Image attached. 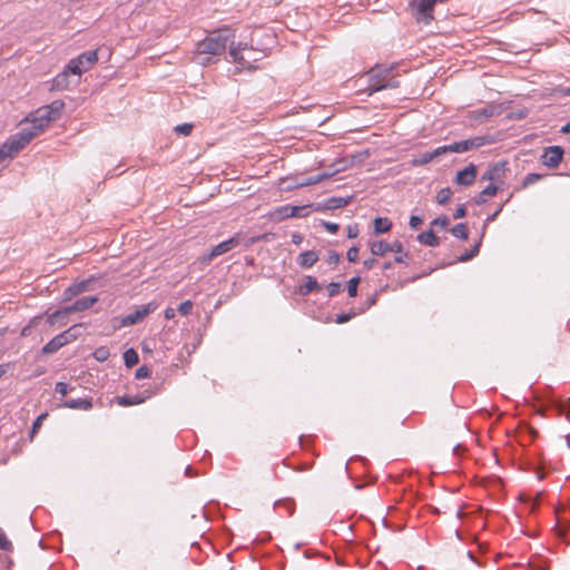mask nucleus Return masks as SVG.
<instances>
[{
    "label": "nucleus",
    "mask_w": 570,
    "mask_h": 570,
    "mask_svg": "<svg viewBox=\"0 0 570 570\" xmlns=\"http://www.w3.org/2000/svg\"><path fill=\"white\" fill-rule=\"evenodd\" d=\"M476 177V167L473 164L459 170L455 176V183L462 186H470L474 183Z\"/></svg>",
    "instance_id": "obj_14"
},
{
    "label": "nucleus",
    "mask_w": 570,
    "mask_h": 570,
    "mask_svg": "<svg viewBox=\"0 0 570 570\" xmlns=\"http://www.w3.org/2000/svg\"><path fill=\"white\" fill-rule=\"evenodd\" d=\"M256 51L247 43L238 42L237 46H234L232 41L229 45V56L233 58V61L240 65L246 69H255L252 65V61L259 60V57H256Z\"/></svg>",
    "instance_id": "obj_5"
},
{
    "label": "nucleus",
    "mask_w": 570,
    "mask_h": 570,
    "mask_svg": "<svg viewBox=\"0 0 570 570\" xmlns=\"http://www.w3.org/2000/svg\"><path fill=\"white\" fill-rule=\"evenodd\" d=\"M193 308V303L190 301L181 302L178 305L177 312H179L181 315H188Z\"/></svg>",
    "instance_id": "obj_47"
},
{
    "label": "nucleus",
    "mask_w": 570,
    "mask_h": 570,
    "mask_svg": "<svg viewBox=\"0 0 570 570\" xmlns=\"http://www.w3.org/2000/svg\"><path fill=\"white\" fill-rule=\"evenodd\" d=\"M92 356L98 361V362H105L108 360V357L110 356V352H109V348L106 347V346H100L98 348L95 350V352L92 353Z\"/></svg>",
    "instance_id": "obj_38"
},
{
    "label": "nucleus",
    "mask_w": 570,
    "mask_h": 570,
    "mask_svg": "<svg viewBox=\"0 0 570 570\" xmlns=\"http://www.w3.org/2000/svg\"><path fill=\"white\" fill-rule=\"evenodd\" d=\"M452 196V190L450 187H444L442 189H440L436 194V202L438 204L440 205H445L449 199L451 198Z\"/></svg>",
    "instance_id": "obj_36"
},
{
    "label": "nucleus",
    "mask_w": 570,
    "mask_h": 570,
    "mask_svg": "<svg viewBox=\"0 0 570 570\" xmlns=\"http://www.w3.org/2000/svg\"><path fill=\"white\" fill-rule=\"evenodd\" d=\"M451 234L460 239L466 240L469 238V232L464 223H459L450 229Z\"/></svg>",
    "instance_id": "obj_31"
},
{
    "label": "nucleus",
    "mask_w": 570,
    "mask_h": 570,
    "mask_svg": "<svg viewBox=\"0 0 570 570\" xmlns=\"http://www.w3.org/2000/svg\"><path fill=\"white\" fill-rule=\"evenodd\" d=\"M394 67L376 65L367 72V87L365 91L371 96L384 89H394L400 86L397 76L393 73Z\"/></svg>",
    "instance_id": "obj_2"
},
{
    "label": "nucleus",
    "mask_w": 570,
    "mask_h": 570,
    "mask_svg": "<svg viewBox=\"0 0 570 570\" xmlns=\"http://www.w3.org/2000/svg\"><path fill=\"white\" fill-rule=\"evenodd\" d=\"M336 167H344V169L346 168L345 166V160H340L337 163H334L332 164L330 167H328V170L327 171H333L334 168Z\"/></svg>",
    "instance_id": "obj_63"
},
{
    "label": "nucleus",
    "mask_w": 570,
    "mask_h": 570,
    "mask_svg": "<svg viewBox=\"0 0 570 570\" xmlns=\"http://www.w3.org/2000/svg\"><path fill=\"white\" fill-rule=\"evenodd\" d=\"M318 261V255L315 250H306L298 255L297 263L302 268H309Z\"/></svg>",
    "instance_id": "obj_22"
},
{
    "label": "nucleus",
    "mask_w": 570,
    "mask_h": 570,
    "mask_svg": "<svg viewBox=\"0 0 570 570\" xmlns=\"http://www.w3.org/2000/svg\"><path fill=\"white\" fill-rule=\"evenodd\" d=\"M239 244V238L237 236H233L218 245L214 246L208 254L207 258L213 259L219 255H223L225 253H228L233 248H235Z\"/></svg>",
    "instance_id": "obj_13"
},
{
    "label": "nucleus",
    "mask_w": 570,
    "mask_h": 570,
    "mask_svg": "<svg viewBox=\"0 0 570 570\" xmlns=\"http://www.w3.org/2000/svg\"><path fill=\"white\" fill-rule=\"evenodd\" d=\"M156 307L155 303L138 306L134 312L119 320V326L127 327L141 322L148 314L153 313Z\"/></svg>",
    "instance_id": "obj_8"
},
{
    "label": "nucleus",
    "mask_w": 570,
    "mask_h": 570,
    "mask_svg": "<svg viewBox=\"0 0 570 570\" xmlns=\"http://www.w3.org/2000/svg\"><path fill=\"white\" fill-rule=\"evenodd\" d=\"M507 170V163L499 161L492 166H490L487 171L482 175V180H498L500 179L504 171Z\"/></svg>",
    "instance_id": "obj_17"
},
{
    "label": "nucleus",
    "mask_w": 570,
    "mask_h": 570,
    "mask_svg": "<svg viewBox=\"0 0 570 570\" xmlns=\"http://www.w3.org/2000/svg\"><path fill=\"white\" fill-rule=\"evenodd\" d=\"M483 236H480V239L471 247L470 250L464 252L462 255H460L455 262L465 263L474 258L479 255L481 243H482Z\"/></svg>",
    "instance_id": "obj_25"
},
{
    "label": "nucleus",
    "mask_w": 570,
    "mask_h": 570,
    "mask_svg": "<svg viewBox=\"0 0 570 570\" xmlns=\"http://www.w3.org/2000/svg\"><path fill=\"white\" fill-rule=\"evenodd\" d=\"M353 316H355V313H342V314L337 315L336 323L344 324V323L348 322L350 320H352Z\"/></svg>",
    "instance_id": "obj_54"
},
{
    "label": "nucleus",
    "mask_w": 570,
    "mask_h": 570,
    "mask_svg": "<svg viewBox=\"0 0 570 570\" xmlns=\"http://www.w3.org/2000/svg\"><path fill=\"white\" fill-rule=\"evenodd\" d=\"M90 281H81L78 283L71 284L69 287H67L63 292V299L69 301L72 297L79 295L80 293L87 291L89 288Z\"/></svg>",
    "instance_id": "obj_20"
},
{
    "label": "nucleus",
    "mask_w": 570,
    "mask_h": 570,
    "mask_svg": "<svg viewBox=\"0 0 570 570\" xmlns=\"http://www.w3.org/2000/svg\"><path fill=\"white\" fill-rule=\"evenodd\" d=\"M498 187L493 184L488 185L479 195L475 197L474 202L476 205H482L488 200V197H492L498 193Z\"/></svg>",
    "instance_id": "obj_27"
},
{
    "label": "nucleus",
    "mask_w": 570,
    "mask_h": 570,
    "mask_svg": "<svg viewBox=\"0 0 570 570\" xmlns=\"http://www.w3.org/2000/svg\"><path fill=\"white\" fill-rule=\"evenodd\" d=\"M69 75L67 72H59L52 80V89L55 90H66L69 88Z\"/></svg>",
    "instance_id": "obj_26"
},
{
    "label": "nucleus",
    "mask_w": 570,
    "mask_h": 570,
    "mask_svg": "<svg viewBox=\"0 0 570 570\" xmlns=\"http://www.w3.org/2000/svg\"><path fill=\"white\" fill-rule=\"evenodd\" d=\"M235 37L233 30L228 27L220 28L210 32L205 39L196 45V55L199 63L208 65L212 62L209 56H220L225 52L228 42Z\"/></svg>",
    "instance_id": "obj_1"
},
{
    "label": "nucleus",
    "mask_w": 570,
    "mask_h": 570,
    "mask_svg": "<svg viewBox=\"0 0 570 570\" xmlns=\"http://www.w3.org/2000/svg\"><path fill=\"white\" fill-rule=\"evenodd\" d=\"M434 159L432 151H426L420 155V157L412 160L413 166H424Z\"/></svg>",
    "instance_id": "obj_35"
},
{
    "label": "nucleus",
    "mask_w": 570,
    "mask_h": 570,
    "mask_svg": "<svg viewBox=\"0 0 570 570\" xmlns=\"http://www.w3.org/2000/svg\"><path fill=\"white\" fill-rule=\"evenodd\" d=\"M501 210H502V206H500L494 213H492L490 216L487 217L485 223L483 224V228H482V236H484L488 223L493 222L498 217V215L500 214Z\"/></svg>",
    "instance_id": "obj_52"
},
{
    "label": "nucleus",
    "mask_w": 570,
    "mask_h": 570,
    "mask_svg": "<svg viewBox=\"0 0 570 570\" xmlns=\"http://www.w3.org/2000/svg\"><path fill=\"white\" fill-rule=\"evenodd\" d=\"M62 407L72 409V410H82L88 411L92 407V399L83 397V399H69L62 402Z\"/></svg>",
    "instance_id": "obj_18"
},
{
    "label": "nucleus",
    "mask_w": 570,
    "mask_h": 570,
    "mask_svg": "<svg viewBox=\"0 0 570 570\" xmlns=\"http://www.w3.org/2000/svg\"><path fill=\"white\" fill-rule=\"evenodd\" d=\"M416 238L421 244L425 246L436 247L440 245V238L434 234L432 229L422 232L417 235Z\"/></svg>",
    "instance_id": "obj_23"
},
{
    "label": "nucleus",
    "mask_w": 570,
    "mask_h": 570,
    "mask_svg": "<svg viewBox=\"0 0 570 570\" xmlns=\"http://www.w3.org/2000/svg\"><path fill=\"white\" fill-rule=\"evenodd\" d=\"M77 326H72L67 331L56 335L51 338L47 344L43 345L41 352L43 354H52L67 345L68 343L75 341L77 338V333L75 332Z\"/></svg>",
    "instance_id": "obj_7"
},
{
    "label": "nucleus",
    "mask_w": 570,
    "mask_h": 570,
    "mask_svg": "<svg viewBox=\"0 0 570 570\" xmlns=\"http://www.w3.org/2000/svg\"><path fill=\"white\" fill-rule=\"evenodd\" d=\"M454 153H465L473 149L471 138L453 142Z\"/></svg>",
    "instance_id": "obj_34"
},
{
    "label": "nucleus",
    "mask_w": 570,
    "mask_h": 570,
    "mask_svg": "<svg viewBox=\"0 0 570 570\" xmlns=\"http://www.w3.org/2000/svg\"><path fill=\"white\" fill-rule=\"evenodd\" d=\"M501 112V107L499 105H488L483 108L472 110L470 112L471 119L482 122L494 115H499Z\"/></svg>",
    "instance_id": "obj_12"
},
{
    "label": "nucleus",
    "mask_w": 570,
    "mask_h": 570,
    "mask_svg": "<svg viewBox=\"0 0 570 570\" xmlns=\"http://www.w3.org/2000/svg\"><path fill=\"white\" fill-rule=\"evenodd\" d=\"M376 264V259L374 258H367L363 262V266L364 268L366 269H372L374 267V265Z\"/></svg>",
    "instance_id": "obj_59"
},
{
    "label": "nucleus",
    "mask_w": 570,
    "mask_h": 570,
    "mask_svg": "<svg viewBox=\"0 0 570 570\" xmlns=\"http://www.w3.org/2000/svg\"><path fill=\"white\" fill-rule=\"evenodd\" d=\"M139 362L138 353L134 348H128L124 352V363L126 367L131 368Z\"/></svg>",
    "instance_id": "obj_30"
},
{
    "label": "nucleus",
    "mask_w": 570,
    "mask_h": 570,
    "mask_svg": "<svg viewBox=\"0 0 570 570\" xmlns=\"http://www.w3.org/2000/svg\"><path fill=\"white\" fill-rule=\"evenodd\" d=\"M449 224H450V219L445 215L439 216L430 223L431 227H440L443 229H446Z\"/></svg>",
    "instance_id": "obj_40"
},
{
    "label": "nucleus",
    "mask_w": 570,
    "mask_h": 570,
    "mask_svg": "<svg viewBox=\"0 0 570 570\" xmlns=\"http://www.w3.org/2000/svg\"><path fill=\"white\" fill-rule=\"evenodd\" d=\"M422 223H423V219L420 216L412 215L410 217L409 225L412 229H416L422 225Z\"/></svg>",
    "instance_id": "obj_53"
},
{
    "label": "nucleus",
    "mask_w": 570,
    "mask_h": 570,
    "mask_svg": "<svg viewBox=\"0 0 570 570\" xmlns=\"http://www.w3.org/2000/svg\"><path fill=\"white\" fill-rule=\"evenodd\" d=\"M392 227V223L386 217H376L374 219V233L384 234L387 233Z\"/></svg>",
    "instance_id": "obj_29"
},
{
    "label": "nucleus",
    "mask_w": 570,
    "mask_h": 570,
    "mask_svg": "<svg viewBox=\"0 0 570 570\" xmlns=\"http://www.w3.org/2000/svg\"><path fill=\"white\" fill-rule=\"evenodd\" d=\"M82 58H86L87 61H89V62H97L98 53L96 50H89V51L82 52L77 58L71 59L68 62V65L66 66V68L63 69V71L67 72V75L71 73L73 76L80 77L81 73L85 72L83 67L80 66Z\"/></svg>",
    "instance_id": "obj_9"
},
{
    "label": "nucleus",
    "mask_w": 570,
    "mask_h": 570,
    "mask_svg": "<svg viewBox=\"0 0 570 570\" xmlns=\"http://www.w3.org/2000/svg\"><path fill=\"white\" fill-rule=\"evenodd\" d=\"M361 282L360 276H354L347 282V294L350 297L357 296V287Z\"/></svg>",
    "instance_id": "obj_37"
},
{
    "label": "nucleus",
    "mask_w": 570,
    "mask_h": 570,
    "mask_svg": "<svg viewBox=\"0 0 570 570\" xmlns=\"http://www.w3.org/2000/svg\"><path fill=\"white\" fill-rule=\"evenodd\" d=\"M563 154L564 150L561 146H549L544 148L541 161L548 168L556 169L560 165Z\"/></svg>",
    "instance_id": "obj_10"
},
{
    "label": "nucleus",
    "mask_w": 570,
    "mask_h": 570,
    "mask_svg": "<svg viewBox=\"0 0 570 570\" xmlns=\"http://www.w3.org/2000/svg\"><path fill=\"white\" fill-rule=\"evenodd\" d=\"M313 205H302V206H292L291 215L292 217H306L312 212Z\"/></svg>",
    "instance_id": "obj_32"
},
{
    "label": "nucleus",
    "mask_w": 570,
    "mask_h": 570,
    "mask_svg": "<svg viewBox=\"0 0 570 570\" xmlns=\"http://www.w3.org/2000/svg\"><path fill=\"white\" fill-rule=\"evenodd\" d=\"M403 244L400 240H395L391 244V252L395 253L394 262L397 264H407L406 258L410 254L403 252Z\"/></svg>",
    "instance_id": "obj_24"
},
{
    "label": "nucleus",
    "mask_w": 570,
    "mask_h": 570,
    "mask_svg": "<svg viewBox=\"0 0 570 570\" xmlns=\"http://www.w3.org/2000/svg\"><path fill=\"white\" fill-rule=\"evenodd\" d=\"M151 374V371L148 366L142 365L136 370L135 377L137 380L149 377Z\"/></svg>",
    "instance_id": "obj_44"
},
{
    "label": "nucleus",
    "mask_w": 570,
    "mask_h": 570,
    "mask_svg": "<svg viewBox=\"0 0 570 570\" xmlns=\"http://www.w3.org/2000/svg\"><path fill=\"white\" fill-rule=\"evenodd\" d=\"M304 279L305 283L297 289L298 295L307 296L309 293L321 289V285L314 276L307 275Z\"/></svg>",
    "instance_id": "obj_21"
},
{
    "label": "nucleus",
    "mask_w": 570,
    "mask_h": 570,
    "mask_svg": "<svg viewBox=\"0 0 570 570\" xmlns=\"http://www.w3.org/2000/svg\"><path fill=\"white\" fill-rule=\"evenodd\" d=\"M326 262L328 264L336 265L340 262V255L336 252L331 250V252H328V256L326 258Z\"/></svg>",
    "instance_id": "obj_56"
},
{
    "label": "nucleus",
    "mask_w": 570,
    "mask_h": 570,
    "mask_svg": "<svg viewBox=\"0 0 570 570\" xmlns=\"http://www.w3.org/2000/svg\"><path fill=\"white\" fill-rule=\"evenodd\" d=\"M343 170H344V167H336L333 169V171H324V173L317 174L315 176H309L305 180L301 181L298 185L299 186L315 185V184H318V183L323 181L324 179H327Z\"/></svg>",
    "instance_id": "obj_19"
},
{
    "label": "nucleus",
    "mask_w": 570,
    "mask_h": 570,
    "mask_svg": "<svg viewBox=\"0 0 570 570\" xmlns=\"http://www.w3.org/2000/svg\"><path fill=\"white\" fill-rule=\"evenodd\" d=\"M553 404L557 407L559 414H564L569 416L570 407H568L564 403H562L561 401H553Z\"/></svg>",
    "instance_id": "obj_51"
},
{
    "label": "nucleus",
    "mask_w": 570,
    "mask_h": 570,
    "mask_svg": "<svg viewBox=\"0 0 570 570\" xmlns=\"http://www.w3.org/2000/svg\"><path fill=\"white\" fill-rule=\"evenodd\" d=\"M47 416V414H41L39 415L35 422L32 423V428H31V431H30V438L32 439L33 435L37 433V431L40 429L41 424H42V421L43 419Z\"/></svg>",
    "instance_id": "obj_48"
},
{
    "label": "nucleus",
    "mask_w": 570,
    "mask_h": 570,
    "mask_svg": "<svg viewBox=\"0 0 570 570\" xmlns=\"http://www.w3.org/2000/svg\"><path fill=\"white\" fill-rule=\"evenodd\" d=\"M75 387L73 386H69L67 383L65 382H58L56 383V386H55V391L56 393H59L61 394L62 396H66L68 394L69 391H73Z\"/></svg>",
    "instance_id": "obj_42"
},
{
    "label": "nucleus",
    "mask_w": 570,
    "mask_h": 570,
    "mask_svg": "<svg viewBox=\"0 0 570 570\" xmlns=\"http://www.w3.org/2000/svg\"><path fill=\"white\" fill-rule=\"evenodd\" d=\"M543 177H544V175H542V174L529 173L528 175L524 176L522 184H521V188L524 189V188L533 185L534 183L541 180Z\"/></svg>",
    "instance_id": "obj_33"
},
{
    "label": "nucleus",
    "mask_w": 570,
    "mask_h": 570,
    "mask_svg": "<svg viewBox=\"0 0 570 570\" xmlns=\"http://www.w3.org/2000/svg\"><path fill=\"white\" fill-rule=\"evenodd\" d=\"M353 199V196L347 197H331L326 199L323 204H317L315 207V210H332V209H338L342 207L347 206Z\"/></svg>",
    "instance_id": "obj_15"
},
{
    "label": "nucleus",
    "mask_w": 570,
    "mask_h": 570,
    "mask_svg": "<svg viewBox=\"0 0 570 570\" xmlns=\"http://www.w3.org/2000/svg\"><path fill=\"white\" fill-rule=\"evenodd\" d=\"M65 102L62 100H55L50 105L39 108L29 122L41 134L50 121L60 117Z\"/></svg>",
    "instance_id": "obj_4"
},
{
    "label": "nucleus",
    "mask_w": 570,
    "mask_h": 570,
    "mask_svg": "<svg viewBox=\"0 0 570 570\" xmlns=\"http://www.w3.org/2000/svg\"><path fill=\"white\" fill-rule=\"evenodd\" d=\"M327 292L330 297L337 295L341 292V284L336 282L330 283L327 285Z\"/></svg>",
    "instance_id": "obj_50"
},
{
    "label": "nucleus",
    "mask_w": 570,
    "mask_h": 570,
    "mask_svg": "<svg viewBox=\"0 0 570 570\" xmlns=\"http://www.w3.org/2000/svg\"><path fill=\"white\" fill-rule=\"evenodd\" d=\"M449 153H454L453 144L440 146L432 151L434 159Z\"/></svg>",
    "instance_id": "obj_41"
},
{
    "label": "nucleus",
    "mask_w": 570,
    "mask_h": 570,
    "mask_svg": "<svg viewBox=\"0 0 570 570\" xmlns=\"http://www.w3.org/2000/svg\"><path fill=\"white\" fill-rule=\"evenodd\" d=\"M0 549L7 552L13 550L12 542L7 538L4 531L0 528Z\"/></svg>",
    "instance_id": "obj_39"
},
{
    "label": "nucleus",
    "mask_w": 570,
    "mask_h": 570,
    "mask_svg": "<svg viewBox=\"0 0 570 570\" xmlns=\"http://www.w3.org/2000/svg\"><path fill=\"white\" fill-rule=\"evenodd\" d=\"M389 252H391V244L384 240H377L371 244V253L374 256H384Z\"/></svg>",
    "instance_id": "obj_28"
},
{
    "label": "nucleus",
    "mask_w": 570,
    "mask_h": 570,
    "mask_svg": "<svg viewBox=\"0 0 570 570\" xmlns=\"http://www.w3.org/2000/svg\"><path fill=\"white\" fill-rule=\"evenodd\" d=\"M556 531H557V534H558L559 537H563V535L566 534V532H567V528H566V527H563V525H561V524H558V525L556 527Z\"/></svg>",
    "instance_id": "obj_64"
},
{
    "label": "nucleus",
    "mask_w": 570,
    "mask_h": 570,
    "mask_svg": "<svg viewBox=\"0 0 570 570\" xmlns=\"http://www.w3.org/2000/svg\"><path fill=\"white\" fill-rule=\"evenodd\" d=\"M323 226L326 228L327 232L335 234L340 229V225L332 222H323Z\"/></svg>",
    "instance_id": "obj_55"
},
{
    "label": "nucleus",
    "mask_w": 570,
    "mask_h": 570,
    "mask_svg": "<svg viewBox=\"0 0 570 570\" xmlns=\"http://www.w3.org/2000/svg\"><path fill=\"white\" fill-rule=\"evenodd\" d=\"M466 215V208L465 205H461L456 208V210L453 214L454 219L463 218Z\"/></svg>",
    "instance_id": "obj_57"
},
{
    "label": "nucleus",
    "mask_w": 570,
    "mask_h": 570,
    "mask_svg": "<svg viewBox=\"0 0 570 570\" xmlns=\"http://www.w3.org/2000/svg\"><path fill=\"white\" fill-rule=\"evenodd\" d=\"M96 62H89L87 61L86 58H82L81 59V63L80 66L83 67V71H87L88 69H90Z\"/></svg>",
    "instance_id": "obj_61"
},
{
    "label": "nucleus",
    "mask_w": 570,
    "mask_h": 570,
    "mask_svg": "<svg viewBox=\"0 0 570 570\" xmlns=\"http://www.w3.org/2000/svg\"><path fill=\"white\" fill-rule=\"evenodd\" d=\"M40 132L29 122L9 139H7L0 147V155L2 154L6 159L13 158L21 149H23Z\"/></svg>",
    "instance_id": "obj_3"
},
{
    "label": "nucleus",
    "mask_w": 570,
    "mask_h": 570,
    "mask_svg": "<svg viewBox=\"0 0 570 570\" xmlns=\"http://www.w3.org/2000/svg\"><path fill=\"white\" fill-rule=\"evenodd\" d=\"M292 242L296 245L301 244L303 242V236L298 233H294L292 235Z\"/></svg>",
    "instance_id": "obj_62"
},
{
    "label": "nucleus",
    "mask_w": 570,
    "mask_h": 570,
    "mask_svg": "<svg viewBox=\"0 0 570 570\" xmlns=\"http://www.w3.org/2000/svg\"><path fill=\"white\" fill-rule=\"evenodd\" d=\"M436 0H419L415 4V18L419 22H423L425 24L430 23L433 19L432 11L435 6Z\"/></svg>",
    "instance_id": "obj_11"
},
{
    "label": "nucleus",
    "mask_w": 570,
    "mask_h": 570,
    "mask_svg": "<svg viewBox=\"0 0 570 570\" xmlns=\"http://www.w3.org/2000/svg\"><path fill=\"white\" fill-rule=\"evenodd\" d=\"M194 126L191 124H181V125H178L174 128V130L177 132V134H180V135H184V136H188L190 135L191 130H193Z\"/></svg>",
    "instance_id": "obj_43"
},
{
    "label": "nucleus",
    "mask_w": 570,
    "mask_h": 570,
    "mask_svg": "<svg viewBox=\"0 0 570 570\" xmlns=\"http://www.w3.org/2000/svg\"><path fill=\"white\" fill-rule=\"evenodd\" d=\"M151 396L150 393H142L136 395H121L116 396L115 402L120 406H132L144 403L147 399Z\"/></svg>",
    "instance_id": "obj_16"
},
{
    "label": "nucleus",
    "mask_w": 570,
    "mask_h": 570,
    "mask_svg": "<svg viewBox=\"0 0 570 570\" xmlns=\"http://www.w3.org/2000/svg\"><path fill=\"white\" fill-rule=\"evenodd\" d=\"M471 141L473 144V149H475L481 146H484L485 144H489L490 139L488 136H476V137H472Z\"/></svg>",
    "instance_id": "obj_45"
},
{
    "label": "nucleus",
    "mask_w": 570,
    "mask_h": 570,
    "mask_svg": "<svg viewBox=\"0 0 570 570\" xmlns=\"http://www.w3.org/2000/svg\"><path fill=\"white\" fill-rule=\"evenodd\" d=\"M358 235V228H357V225H354V226H348L347 227V237L348 238H356Z\"/></svg>",
    "instance_id": "obj_58"
},
{
    "label": "nucleus",
    "mask_w": 570,
    "mask_h": 570,
    "mask_svg": "<svg viewBox=\"0 0 570 570\" xmlns=\"http://www.w3.org/2000/svg\"><path fill=\"white\" fill-rule=\"evenodd\" d=\"M346 257L348 259V262L351 263H356L357 259H358V248L356 246H352L347 253H346Z\"/></svg>",
    "instance_id": "obj_49"
},
{
    "label": "nucleus",
    "mask_w": 570,
    "mask_h": 570,
    "mask_svg": "<svg viewBox=\"0 0 570 570\" xmlns=\"http://www.w3.org/2000/svg\"><path fill=\"white\" fill-rule=\"evenodd\" d=\"M98 302L97 296H83L78 298L75 303L69 306H66L61 309L55 311L52 314L48 316V322L50 324H55L60 318H65L67 315L76 312H81L90 308L95 303Z\"/></svg>",
    "instance_id": "obj_6"
},
{
    "label": "nucleus",
    "mask_w": 570,
    "mask_h": 570,
    "mask_svg": "<svg viewBox=\"0 0 570 570\" xmlns=\"http://www.w3.org/2000/svg\"><path fill=\"white\" fill-rule=\"evenodd\" d=\"M164 315H165V318H166V320H171V318H174V317H175V315H176V309H174V308H171V307H167V308L165 309Z\"/></svg>",
    "instance_id": "obj_60"
},
{
    "label": "nucleus",
    "mask_w": 570,
    "mask_h": 570,
    "mask_svg": "<svg viewBox=\"0 0 570 570\" xmlns=\"http://www.w3.org/2000/svg\"><path fill=\"white\" fill-rule=\"evenodd\" d=\"M291 209H292V206H289V205L282 206L276 210V214L278 215L279 219L291 218L292 217Z\"/></svg>",
    "instance_id": "obj_46"
}]
</instances>
